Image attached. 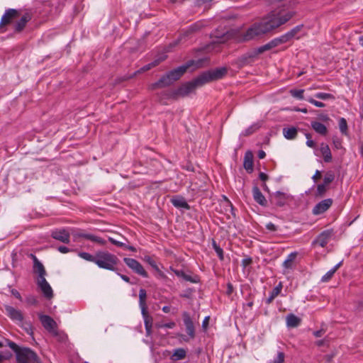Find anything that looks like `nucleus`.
<instances>
[{
  "mask_svg": "<svg viewBox=\"0 0 363 363\" xmlns=\"http://www.w3.org/2000/svg\"><path fill=\"white\" fill-rule=\"evenodd\" d=\"M321 177V174L319 170H316L315 174L313 176L312 179L315 182L318 179H319Z\"/></svg>",
  "mask_w": 363,
  "mask_h": 363,
  "instance_id": "56",
  "label": "nucleus"
},
{
  "mask_svg": "<svg viewBox=\"0 0 363 363\" xmlns=\"http://www.w3.org/2000/svg\"><path fill=\"white\" fill-rule=\"evenodd\" d=\"M259 178L262 181L265 182V181H267L268 179V176H267V174H266L264 172H260L259 174Z\"/></svg>",
  "mask_w": 363,
  "mask_h": 363,
  "instance_id": "60",
  "label": "nucleus"
},
{
  "mask_svg": "<svg viewBox=\"0 0 363 363\" xmlns=\"http://www.w3.org/2000/svg\"><path fill=\"white\" fill-rule=\"evenodd\" d=\"M12 354L9 351L0 352V363L4 360L9 359Z\"/></svg>",
  "mask_w": 363,
  "mask_h": 363,
  "instance_id": "42",
  "label": "nucleus"
},
{
  "mask_svg": "<svg viewBox=\"0 0 363 363\" xmlns=\"http://www.w3.org/2000/svg\"><path fill=\"white\" fill-rule=\"evenodd\" d=\"M31 19V16L29 13H25L18 21L15 24V31L21 32L26 27L27 23L30 21Z\"/></svg>",
  "mask_w": 363,
  "mask_h": 363,
  "instance_id": "25",
  "label": "nucleus"
},
{
  "mask_svg": "<svg viewBox=\"0 0 363 363\" xmlns=\"http://www.w3.org/2000/svg\"><path fill=\"white\" fill-rule=\"evenodd\" d=\"M292 94V96L294 97V98H296L298 99H301L303 98V92H291Z\"/></svg>",
  "mask_w": 363,
  "mask_h": 363,
  "instance_id": "59",
  "label": "nucleus"
},
{
  "mask_svg": "<svg viewBox=\"0 0 363 363\" xmlns=\"http://www.w3.org/2000/svg\"><path fill=\"white\" fill-rule=\"evenodd\" d=\"M190 92H157V99L162 104H169V103L184 98L189 95Z\"/></svg>",
  "mask_w": 363,
  "mask_h": 363,
  "instance_id": "8",
  "label": "nucleus"
},
{
  "mask_svg": "<svg viewBox=\"0 0 363 363\" xmlns=\"http://www.w3.org/2000/svg\"><path fill=\"white\" fill-rule=\"evenodd\" d=\"M290 198L289 194L278 191L271 196L270 201L275 206L282 207L286 204Z\"/></svg>",
  "mask_w": 363,
  "mask_h": 363,
  "instance_id": "14",
  "label": "nucleus"
},
{
  "mask_svg": "<svg viewBox=\"0 0 363 363\" xmlns=\"http://www.w3.org/2000/svg\"><path fill=\"white\" fill-rule=\"evenodd\" d=\"M269 43H270L272 48H274L279 46V44H278L276 38L272 39V40L269 41Z\"/></svg>",
  "mask_w": 363,
  "mask_h": 363,
  "instance_id": "61",
  "label": "nucleus"
},
{
  "mask_svg": "<svg viewBox=\"0 0 363 363\" xmlns=\"http://www.w3.org/2000/svg\"><path fill=\"white\" fill-rule=\"evenodd\" d=\"M308 101L311 104H313V105H315L316 107H320V108H322V107H324L325 106V104L320 101H316L313 99H308Z\"/></svg>",
  "mask_w": 363,
  "mask_h": 363,
  "instance_id": "48",
  "label": "nucleus"
},
{
  "mask_svg": "<svg viewBox=\"0 0 363 363\" xmlns=\"http://www.w3.org/2000/svg\"><path fill=\"white\" fill-rule=\"evenodd\" d=\"M316 97L320 99H327L330 98H333L332 94L328 93H319L316 95Z\"/></svg>",
  "mask_w": 363,
  "mask_h": 363,
  "instance_id": "47",
  "label": "nucleus"
},
{
  "mask_svg": "<svg viewBox=\"0 0 363 363\" xmlns=\"http://www.w3.org/2000/svg\"><path fill=\"white\" fill-rule=\"evenodd\" d=\"M297 255L298 253L296 252L290 253L283 262V267L285 269H291L293 267L294 262L297 257Z\"/></svg>",
  "mask_w": 363,
  "mask_h": 363,
  "instance_id": "32",
  "label": "nucleus"
},
{
  "mask_svg": "<svg viewBox=\"0 0 363 363\" xmlns=\"http://www.w3.org/2000/svg\"><path fill=\"white\" fill-rule=\"evenodd\" d=\"M325 333V330L321 329L313 332V335L316 337H321Z\"/></svg>",
  "mask_w": 363,
  "mask_h": 363,
  "instance_id": "55",
  "label": "nucleus"
},
{
  "mask_svg": "<svg viewBox=\"0 0 363 363\" xmlns=\"http://www.w3.org/2000/svg\"><path fill=\"white\" fill-rule=\"evenodd\" d=\"M266 228L270 231H276L277 230V227L272 223H269L266 225Z\"/></svg>",
  "mask_w": 363,
  "mask_h": 363,
  "instance_id": "53",
  "label": "nucleus"
},
{
  "mask_svg": "<svg viewBox=\"0 0 363 363\" xmlns=\"http://www.w3.org/2000/svg\"><path fill=\"white\" fill-rule=\"evenodd\" d=\"M6 315L13 322L16 323L26 333L30 335H33V328L30 321H24L23 313L13 306L6 305L4 306Z\"/></svg>",
  "mask_w": 363,
  "mask_h": 363,
  "instance_id": "7",
  "label": "nucleus"
},
{
  "mask_svg": "<svg viewBox=\"0 0 363 363\" xmlns=\"http://www.w3.org/2000/svg\"><path fill=\"white\" fill-rule=\"evenodd\" d=\"M38 318L46 330L54 334L57 333V323L50 316L39 313Z\"/></svg>",
  "mask_w": 363,
  "mask_h": 363,
  "instance_id": "13",
  "label": "nucleus"
},
{
  "mask_svg": "<svg viewBox=\"0 0 363 363\" xmlns=\"http://www.w3.org/2000/svg\"><path fill=\"white\" fill-rule=\"evenodd\" d=\"M183 317V321L184 323V325L186 327V330L187 334L189 335V337L193 339L195 337V329L194 325L193 323V321L191 320V318L190 317V315L187 312H184L182 313Z\"/></svg>",
  "mask_w": 363,
  "mask_h": 363,
  "instance_id": "19",
  "label": "nucleus"
},
{
  "mask_svg": "<svg viewBox=\"0 0 363 363\" xmlns=\"http://www.w3.org/2000/svg\"><path fill=\"white\" fill-rule=\"evenodd\" d=\"M172 205L176 208H182L186 210L190 209V206L188 204L185 199L182 196H176L171 199Z\"/></svg>",
  "mask_w": 363,
  "mask_h": 363,
  "instance_id": "26",
  "label": "nucleus"
},
{
  "mask_svg": "<svg viewBox=\"0 0 363 363\" xmlns=\"http://www.w3.org/2000/svg\"><path fill=\"white\" fill-rule=\"evenodd\" d=\"M123 262L135 273H136L145 278L148 277L147 272L144 269L142 264L136 259H133V258L125 257L123 259Z\"/></svg>",
  "mask_w": 363,
  "mask_h": 363,
  "instance_id": "12",
  "label": "nucleus"
},
{
  "mask_svg": "<svg viewBox=\"0 0 363 363\" xmlns=\"http://www.w3.org/2000/svg\"><path fill=\"white\" fill-rule=\"evenodd\" d=\"M286 320L287 326L290 328H296L301 322V319L293 313L289 314L286 318Z\"/></svg>",
  "mask_w": 363,
  "mask_h": 363,
  "instance_id": "27",
  "label": "nucleus"
},
{
  "mask_svg": "<svg viewBox=\"0 0 363 363\" xmlns=\"http://www.w3.org/2000/svg\"><path fill=\"white\" fill-rule=\"evenodd\" d=\"M243 166L248 172L253 171V155L251 151H247L245 152Z\"/></svg>",
  "mask_w": 363,
  "mask_h": 363,
  "instance_id": "24",
  "label": "nucleus"
},
{
  "mask_svg": "<svg viewBox=\"0 0 363 363\" xmlns=\"http://www.w3.org/2000/svg\"><path fill=\"white\" fill-rule=\"evenodd\" d=\"M257 156L259 159H264L266 156V153L264 150H259Z\"/></svg>",
  "mask_w": 363,
  "mask_h": 363,
  "instance_id": "62",
  "label": "nucleus"
},
{
  "mask_svg": "<svg viewBox=\"0 0 363 363\" xmlns=\"http://www.w3.org/2000/svg\"><path fill=\"white\" fill-rule=\"evenodd\" d=\"M298 129L295 127L283 128V135L288 140H294L296 138Z\"/></svg>",
  "mask_w": 363,
  "mask_h": 363,
  "instance_id": "30",
  "label": "nucleus"
},
{
  "mask_svg": "<svg viewBox=\"0 0 363 363\" xmlns=\"http://www.w3.org/2000/svg\"><path fill=\"white\" fill-rule=\"evenodd\" d=\"M332 199H326L318 202L313 208L312 213L315 216L320 215L327 211L333 205Z\"/></svg>",
  "mask_w": 363,
  "mask_h": 363,
  "instance_id": "15",
  "label": "nucleus"
},
{
  "mask_svg": "<svg viewBox=\"0 0 363 363\" xmlns=\"http://www.w3.org/2000/svg\"><path fill=\"white\" fill-rule=\"evenodd\" d=\"M203 27V24L201 21H197V22L191 24L186 29L183 30L182 31V33L180 34L178 39L177 40H175L172 45L173 46L178 45L179 43V42L181 40H182L183 38L189 37L193 33L199 31Z\"/></svg>",
  "mask_w": 363,
  "mask_h": 363,
  "instance_id": "11",
  "label": "nucleus"
},
{
  "mask_svg": "<svg viewBox=\"0 0 363 363\" xmlns=\"http://www.w3.org/2000/svg\"><path fill=\"white\" fill-rule=\"evenodd\" d=\"M334 235L335 231L333 228L325 230L312 242V245H318L321 247H325Z\"/></svg>",
  "mask_w": 363,
  "mask_h": 363,
  "instance_id": "10",
  "label": "nucleus"
},
{
  "mask_svg": "<svg viewBox=\"0 0 363 363\" xmlns=\"http://www.w3.org/2000/svg\"><path fill=\"white\" fill-rule=\"evenodd\" d=\"M252 196L254 200L262 206H267V201L257 186L252 188Z\"/></svg>",
  "mask_w": 363,
  "mask_h": 363,
  "instance_id": "21",
  "label": "nucleus"
},
{
  "mask_svg": "<svg viewBox=\"0 0 363 363\" xmlns=\"http://www.w3.org/2000/svg\"><path fill=\"white\" fill-rule=\"evenodd\" d=\"M175 325H176V324L174 322H169V323H164L162 325H159L158 327L159 328H173L175 327Z\"/></svg>",
  "mask_w": 363,
  "mask_h": 363,
  "instance_id": "51",
  "label": "nucleus"
},
{
  "mask_svg": "<svg viewBox=\"0 0 363 363\" xmlns=\"http://www.w3.org/2000/svg\"><path fill=\"white\" fill-rule=\"evenodd\" d=\"M18 16L19 12L16 9H9L6 10L4 14L3 15L1 19L0 28L11 23L13 19L16 18Z\"/></svg>",
  "mask_w": 363,
  "mask_h": 363,
  "instance_id": "17",
  "label": "nucleus"
},
{
  "mask_svg": "<svg viewBox=\"0 0 363 363\" xmlns=\"http://www.w3.org/2000/svg\"><path fill=\"white\" fill-rule=\"evenodd\" d=\"M234 288L231 283H228L227 284V290H226V294L228 296H230L232 293L233 292Z\"/></svg>",
  "mask_w": 363,
  "mask_h": 363,
  "instance_id": "52",
  "label": "nucleus"
},
{
  "mask_svg": "<svg viewBox=\"0 0 363 363\" xmlns=\"http://www.w3.org/2000/svg\"><path fill=\"white\" fill-rule=\"evenodd\" d=\"M147 293L145 289H140L139 291V306L141 309L142 315H145L147 311V307L146 304Z\"/></svg>",
  "mask_w": 363,
  "mask_h": 363,
  "instance_id": "22",
  "label": "nucleus"
},
{
  "mask_svg": "<svg viewBox=\"0 0 363 363\" xmlns=\"http://www.w3.org/2000/svg\"><path fill=\"white\" fill-rule=\"evenodd\" d=\"M117 274H118V276H120V277H121L123 281H125V282H127V283H130V278H129L128 276L124 275V274H121V273H119V272H117Z\"/></svg>",
  "mask_w": 363,
  "mask_h": 363,
  "instance_id": "57",
  "label": "nucleus"
},
{
  "mask_svg": "<svg viewBox=\"0 0 363 363\" xmlns=\"http://www.w3.org/2000/svg\"><path fill=\"white\" fill-rule=\"evenodd\" d=\"M145 260L156 270H159L157 265L156 264L155 262L150 257H147L145 258Z\"/></svg>",
  "mask_w": 363,
  "mask_h": 363,
  "instance_id": "49",
  "label": "nucleus"
},
{
  "mask_svg": "<svg viewBox=\"0 0 363 363\" xmlns=\"http://www.w3.org/2000/svg\"><path fill=\"white\" fill-rule=\"evenodd\" d=\"M227 72L226 67H219L204 72L198 77L189 82L184 89L181 87L177 91H192L206 83L222 79L226 75Z\"/></svg>",
  "mask_w": 363,
  "mask_h": 363,
  "instance_id": "3",
  "label": "nucleus"
},
{
  "mask_svg": "<svg viewBox=\"0 0 363 363\" xmlns=\"http://www.w3.org/2000/svg\"><path fill=\"white\" fill-rule=\"evenodd\" d=\"M333 142L334 147L335 149H342V141L339 138H333Z\"/></svg>",
  "mask_w": 363,
  "mask_h": 363,
  "instance_id": "46",
  "label": "nucleus"
},
{
  "mask_svg": "<svg viewBox=\"0 0 363 363\" xmlns=\"http://www.w3.org/2000/svg\"><path fill=\"white\" fill-rule=\"evenodd\" d=\"M58 250L59 252H60L61 253H67L69 252V249L65 246H60L58 247Z\"/></svg>",
  "mask_w": 363,
  "mask_h": 363,
  "instance_id": "58",
  "label": "nucleus"
},
{
  "mask_svg": "<svg viewBox=\"0 0 363 363\" xmlns=\"http://www.w3.org/2000/svg\"><path fill=\"white\" fill-rule=\"evenodd\" d=\"M208 63V58L203 57L199 60H191L185 64L173 69L162 75L156 82L152 84V89H162L172 84L184 75L188 70L194 71L203 67Z\"/></svg>",
  "mask_w": 363,
  "mask_h": 363,
  "instance_id": "2",
  "label": "nucleus"
},
{
  "mask_svg": "<svg viewBox=\"0 0 363 363\" xmlns=\"http://www.w3.org/2000/svg\"><path fill=\"white\" fill-rule=\"evenodd\" d=\"M272 48L271 46V44L270 43H266L265 45H262L256 49H255L256 53L257 54V55L266 52V51H268V50H272Z\"/></svg>",
  "mask_w": 363,
  "mask_h": 363,
  "instance_id": "39",
  "label": "nucleus"
},
{
  "mask_svg": "<svg viewBox=\"0 0 363 363\" xmlns=\"http://www.w3.org/2000/svg\"><path fill=\"white\" fill-rule=\"evenodd\" d=\"M33 259V272L38 274L37 285L42 291L43 296L50 299L53 296V291L45 279L46 271L43 264L38 259V258L31 255Z\"/></svg>",
  "mask_w": 363,
  "mask_h": 363,
  "instance_id": "4",
  "label": "nucleus"
},
{
  "mask_svg": "<svg viewBox=\"0 0 363 363\" xmlns=\"http://www.w3.org/2000/svg\"><path fill=\"white\" fill-rule=\"evenodd\" d=\"M257 58L258 55L255 50H250L237 58L235 61V65L238 68H242L247 65H251L256 60H257Z\"/></svg>",
  "mask_w": 363,
  "mask_h": 363,
  "instance_id": "9",
  "label": "nucleus"
},
{
  "mask_svg": "<svg viewBox=\"0 0 363 363\" xmlns=\"http://www.w3.org/2000/svg\"><path fill=\"white\" fill-rule=\"evenodd\" d=\"M144 318L145 327L146 330V333L147 335H150L152 327V318L148 314V312L146 311L145 315H143Z\"/></svg>",
  "mask_w": 363,
  "mask_h": 363,
  "instance_id": "36",
  "label": "nucleus"
},
{
  "mask_svg": "<svg viewBox=\"0 0 363 363\" xmlns=\"http://www.w3.org/2000/svg\"><path fill=\"white\" fill-rule=\"evenodd\" d=\"M276 1L283 2L279 6L280 9L272 11L267 20L255 23L249 27L241 35L242 41L247 42L255 40L269 33L274 29L285 24L296 14V12L291 9L298 4L297 0H289L287 2L286 0Z\"/></svg>",
  "mask_w": 363,
  "mask_h": 363,
  "instance_id": "1",
  "label": "nucleus"
},
{
  "mask_svg": "<svg viewBox=\"0 0 363 363\" xmlns=\"http://www.w3.org/2000/svg\"><path fill=\"white\" fill-rule=\"evenodd\" d=\"M342 264V262L337 264L333 269L329 270L325 275H323L321 278L322 282H328L329 281L332 277H333L334 274L336 272V271L340 268V267Z\"/></svg>",
  "mask_w": 363,
  "mask_h": 363,
  "instance_id": "35",
  "label": "nucleus"
},
{
  "mask_svg": "<svg viewBox=\"0 0 363 363\" xmlns=\"http://www.w3.org/2000/svg\"><path fill=\"white\" fill-rule=\"evenodd\" d=\"M328 185L324 183L320 184L317 186V190L315 193V196L318 197H323L328 190Z\"/></svg>",
  "mask_w": 363,
  "mask_h": 363,
  "instance_id": "37",
  "label": "nucleus"
},
{
  "mask_svg": "<svg viewBox=\"0 0 363 363\" xmlns=\"http://www.w3.org/2000/svg\"><path fill=\"white\" fill-rule=\"evenodd\" d=\"M311 128L318 134L325 135L328 133L327 127L318 121H312Z\"/></svg>",
  "mask_w": 363,
  "mask_h": 363,
  "instance_id": "29",
  "label": "nucleus"
},
{
  "mask_svg": "<svg viewBox=\"0 0 363 363\" xmlns=\"http://www.w3.org/2000/svg\"><path fill=\"white\" fill-rule=\"evenodd\" d=\"M164 59H157V60H154L153 62H150V63L143 66V67L140 68L139 69L136 70L133 74L125 76L124 77V80H126V79H131L133 77H135V76H136V75H138L139 74H141V73H143V72H145L146 71L150 70L152 67H155L157 65H158Z\"/></svg>",
  "mask_w": 363,
  "mask_h": 363,
  "instance_id": "20",
  "label": "nucleus"
},
{
  "mask_svg": "<svg viewBox=\"0 0 363 363\" xmlns=\"http://www.w3.org/2000/svg\"><path fill=\"white\" fill-rule=\"evenodd\" d=\"M303 27V25L302 24L296 26V27H294L285 34L278 38H275L277 40L279 45L286 43L287 42L291 40L295 37V35L301 30Z\"/></svg>",
  "mask_w": 363,
  "mask_h": 363,
  "instance_id": "16",
  "label": "nucleus"
},
{
  "mask_svg": "<svg viewBox=\"0 0 363 363\" xmlns=\"http://www.w3.org/2000/svg\"><path fill=\"white\" fill-rule=\"evenodd\" d=\"M320 151L323 157L325 162H330L332 161V154L329 146L325 143L320 145Z\"/></svg>",
  "mask_w": 363,
  "mask_h": 363,
  "instance_id": "28",
  "label": "nucleus"
},
{
  "mask_svg": "<svg viewBox=\"0 0 363 363\" xmlns=\"http://www.w3.org/2000/svg\"><path fill=\"white\" fill-rule=\"evenodd\" d=\"M26 303L29 305L35 306L38 304V301L35 296H29L26 298Z\"/></svg>",
  "mask_w": 363,
  "mask_h": 363,
  "instance_id": "44",
  "label": "nucleus"
},
{
  "mask_svg": "<svg viewBox=\"0 0 363 363\" xmlns=\"http://www.w3.org/2000/svg\"><path fill=\"white\" fill-rule=\"evenodd\" d=\"M108 240L113 245H116L117 247H123L124 249L126 247V244L123 242L116 240L113 238H109Z\"/></svg>",
  "mask_w": 363,
  "mask_h": 363,
  "instance_id": "43",
  "label": "nucleus"
},
{
  "mask_svg": "<svg viewBox=\"0 0 363 363\" xmlns=\"http://www.w3.org/2000/svg\"><path fill=\"white\" fill-rule=\"evenodd\" d=\"M173 272L178 277H181L186 281H189L191 283H198L199 279L197 276L192 277L189 274H186L183 270L179 269H172Z\"/></svg>",
  "mask_w": 363,
  "mask_h": 363,
  "instance_id": "23",
  "label": "nucleus"
},
{
  "mask_svg": "<svg viewBox=\"0 0 363 363\" xmlns=\"http://www.w3.org/2000/svg\"><path fill=\"white\" fill-rule=\"evenodd\" d=\"M51 236L55 240L63 243H68L70 239L69 233L65 228L56 229L52 231Z\"/></svg>",
  "mask_w": 363,
  "mask_h": 363,
  "instance_id": "18",
  "label": "nucleus"
},
{
  "mask_svg": "<svg viewBox=\"0 0 363 363\" xmlns=\"http://www.w3.org/2000/svg\"><path fill=\"white\" fill-rule=\"evenodd\" d=\"M170 309H171L170 306H163V307H162V311H163L164 313H169V312H170Z\"/></svg>",
  "mask_w": 363,
  "mask_h": 363,
  "instance_id": "64",
  "label": "nucleus"
},
{
  "mask_svg": "<svg viewBox=\"0 0 363 363\" xmlns=\"http://www.w3.org/2000/svg\"><path fill=\"white\" fill-rule=\"evenodd\" d=\"M92 262H95L100 268L117 272L118 258L109 252H99L94 257L92 256Z\"/></svg>",
  "mask_w": 363,
  "mask_h": 363,
  "instance_id": "6",
  "label": "nucleus"
},
{
  "mask_svg": "<svg viewBox=\"0 0 363 363\" xmlns=\"http://www.w3.org/2000/svg\"><path fill=\"white\" fill-rule=\"evenodd\" d=\"M186 352L183 348H177L174 350L172 357L171 359L173 361H178L183 359L186 357Z\"/></svg>",
  "mask_w": 363,
  "mask_h": 363,
  "instance_id": "34",
  "label": "nucleus"
},
{
  "mask_svg": "<svg viewBox=\"0 0 363 363\" xmlns=\"http://www.w3.org/2000/svg\"><path fill=\"white\" fill-rule=\"evenodd\" d=\"M307 138L306 145L307 146L314 148L315 147V143L313 140H311V135L309 133L306 134Z\"/></svg>",
  "mask_w": 363,
  "mask_h": 363,
  "instance_id": "45",
  "label": "nucleus"
},
{
  "mask_svg": "<svg viewBox=\"0 0 363 363\" xmlns=\"http://www.w3.org/2000/svg\"><path fill=\"white\" fill-rule=\"evenodd\" d=\"M11 292H12V294H13L14 296H16L17 298H18V299H21V296L20 293H19L18 291H16V290L13 289V290H12V291H11Z\"/></svg>",
  "mask_w": 363,
  "mask_h": 363,
  "instance_id": "63",
  "label": "nucleus"
},
{
  "mask_svg": "<svg viewBox=\"0 0 363 363\" xmlns=\"http://www.w3.org/2000/svg\"><path fill=\"white\" fill-rule=\"evenodd\" d=\"M212 245H213V247L215 252H216V254L218 255L219 259L220 260H223L224 258L223 249L219 245H218L217 243L216 242V241H214V240L213 241Z\"/></svg>",
  "mask_w": 363,
  "mask_h": 363,
  "instance_id": "40",
  "label": "nucleus"
},
{
  "mask_svg": "<svg viewBox=\"0 0 363 363\" xmlns=\"http://www.w3.org/2000/svg\"><path fill=\"white\" fill-rule=\"evenodd\" d=\"M262 121L257 122V123L252 124V125L248 127L247 129H245L242 132V135H243V136H249V135H252V133H254L257 130H258L259 129V128L262 126Z\"/></svg>",
  "mask_w": 363,
  "mask_h": 363,
  "instance_id": "33",
  "label": "nucleus"
},
{
  "mask_svg": "<svg viewBox=\"0 0 363 363\" xmlns=\"http://www.w3.org/2000/svg\"><path fill=\"white\" fill-rule=\"evenodd\" d=\"M8 345L15 352L17 363H40L38 354L30 348L19 347L11 341Z\"/></svg>",
  "mask_w": 363,
  "mask_h": 363,
  "instance_id": "5",
  "label": "nucleus"
},
{
  "mask_svg": "<svg viewBox=\"0 0 363 363\" xmlns=\"http://www.w3.org/2000/svg\"><path fill=\"white\" fill-rule=\"evenodd\" d=\"M340 130L342 133L346 134L347 130V123L344 118H341L339 121Z\"/></svg>",
  "mask_w": 363,
  "mask_h": 363,
  "instance_id": "41",
  "label": "nucleus"
},
{
  "mask_svg": "<svg viewBox=\"0 0 363 363\" xmlns=\"http://www.w3.org/2000/svg\"><path fill=\"white\" fill-rule=\"evenodd\" d=\"M282 287L283 286L281 282H279V284L277 286H275L273 289V290L270 292L269 296L266 300V303H271L273 301V300L281 293Z\"/></svg>",
  "mask_w": 363,
  "mask_h": 363,
  "instance_id": "31",
  "label": "nucleus"
},
{
  "mask_svg": "<svg viewBox=\"0 0 363 363\" xmlns=\"http://www.w3.org/2000/svg\"><path fill=\"white\" fill-rule=\"evenodd\" d=\"M335 179V174L333 172H327L323 179V183L326 185H329Z\"/></svg>",
  "mask_w": 363,
  "mask_h": 363,
  "instance_id": "38",
  "label": "nucleus"
},
{
  "mask_svg": "<svg viewBox=\"0 0 363 363\" xmlns=\"http://www.w3.org/2000/svg\"><path fill=\"white\" fill-rule=\"evenodd\" d=\"M79 256L87 261H91V254L89 253L81 252L79 253Z\"/></svg>",
  "mask_w": 363,
  "mask_h": 363,
  "instance_id": "54",
  "label": "nucleus"
},
{
  "mask_svg": "<svg viewBox=\"0 0 363 363\" xmlns=\"http://www.w3.org/2000/svg\"><path fill=\"white\" fill-rule=\"evenodd\" d=\"M92 242H96L101 245L106 243V241L94 235H92Z\"/></svg>",
  "mask_w": 363,
  "mask_h": 363,
  "instance_id": "50",
  "label": "nucleus"
}]
</instances>
